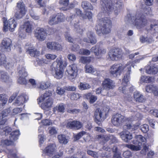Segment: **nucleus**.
<instances>
[{"instance_id":"obj_53","label":"nucleus","mask_w":158,"mask_h":158,"mask_svg":"<svg viewBox=\"0 0 158 158\" xmlns=\"http://www.w3.org/2000/svg\"><path fill=\"white\" fill-rule=\"evenodd\" d=\"M140 128L144 133H146L149 130L148 126L146 124H144L140 126Z\"/></svg>"},{"instance_id":"obj_50","label":"nucleus","mask_w":158,"mask_h":158,"mask_svg":"<svg viewBox=\"0 0 158 158\" xmlns=\"http://www.w3.org/2000/svg\"><path fill=\"white\" fill-rule=\"evenodd\" d=\"M66 89H65V86L63 88H60L58 87L56 90V92L58 94L62 95L64 94Z\"/></svg>"},{"instance_id":"obj_2","label":"nucleus","mask_w":158,"mask_h":158,"mask_svg":"<svg viewBox=\"0 0 158 158\" xmlns=\"http://www.w3.org/2000/svg\"><path fill=\"white\" fill-rule=\"evenodd\" d=\"M102 11L105 14H109L113 11L115 15L118 14V8L123 6L122 1L118 0H101Z\"/></svg>"},{"instance_id":"obj_3","label":"nucleus","mask_w":158,"mask_h":158,"mask_svg":"<svg viewBox=\"0 0 158 158\" xmlns=\"http://www.w3.org/2000/svg\"><path fill=\"white\" fill-rule=\"evenodd\" d=\"M132 64L129 63L123 66L121 64H114L110 67V74L114 77H116L120 75L121 72L123 70H127V73L125 74L123 80V82H127L130 77V73Z\"/></svg>"},{"instance_id":"obj_58","label":"nucleus","mask_w":158,"mask_h":158,"mask_svg":"<svg viewBox=\"0 0 158 158\" xmlns=\"http://www.w3.org/2000/svg\"><path fill=\"white\" fill-rule=\"evenodd\" d=\"M10 108H8L3 111L1 113L4 117L5 118L9 114H10Z\"/></svg>"},{"instance_id":"obj_41","label":"nucleus","mask_w":158,"mask_h":158,"mask_svg":"<svg viewBox=\"0 0 158 158\" xmlns=\"http://www.w3.org/2000/svg\"><path fill=\"white\" fill-rule=\"evenodd\" d=\"M52 94V91L50 90L46 91L44 93L43 96H41L39 98V102H42L46 98L51 96Z\"/></svg>"},{"instance_id":"obj_43","label":"nucleus","mask_w":158,"mask_h":158,"mask_svg":"<svg viewBox=\"0 0 158 158\" xmlns=\"http://www.w3.org/2000/svg\"><path fill=\"white\" fill-rule=\"evenodd\" d=\"M65 107L63 103H60L59 104L57 107H56L54 109V112L57 110L58 112L63 113L64 112Z\"/></svg>"},{"instance_id":"obj_5","label":"nucleus","mask_w":158,"mask_h":158,"mask_svg":"<svg viewBox=\"0 0 158 158\" xmlns=\"http://www.w3.org/2000/svg\"><path fill=\"white\" fill-rule=\"evenodd\" d=\"M67 65L65 62L63 61L61 56L57 58L52 65V67L54 69L55 77L60 79L62 77L64 73L63 69L66 67Z\"/></svg>"},{"instance_id":"obj_55","label":"nucleus","mask_w":158,"mask_h":158,"mask_svg":"<svg viewBox=\"0 0 158 158\" xmlns=\"http://www.w3.org/2000/svg\"><path fill=\"white\" fill-rule=\"evenodd\" d=\"M80 110L77 109H71L70 108L67 109V112L68 113L72 114H77L79 112Z\"/></svg>"},{"instance_id":"obj_47","label":"nucleus","mask_w":158,"mask_h":158,"mask_svg":"<svg viewBox=\"0 0 158 158\" xmlns=\"http://www.w3.org/2000/svg\"><path fill=\"white\" fill-rule=\"evenodd\" d=\"M90 51L86 49L81 48L79 50V53L81 55L88 56L90 55Z\"/></svg>"},{"instance_id":"obj_46","label":"nucleus","mask_w":158,"mask_h":158,"mask_svg":"<svg viewBox=\"0 0 158 158\" xmlns=\"http://www.w3.org/2000/svg\"><path fill=\"white\" fill-rule=\"evenodd\" d=\"M0 101L2 102L0 107L1 108H3V106L6 104L7 101V98L5 97V94H0Z\"/></svg>"},{"instance_id":"obj_54","label":"nucleus","mask_w":158,"mask_h":158,"mask_svg":"<svg viewBox=\"0 0 158 158\" xmlns=\"http://www.w3.org/2000/svg\"><path fill=\"white\" fill-rule=\"evenodd\" d=\"M23 110L21 108H16L14 109L11 114L12 115H14L20 112Z\"/></svg>"},{"instance_id":"obj_62","label":"nucleus","mask_w":158,"mask_h":158,"mask_svg":"<svg viewBox=\"0 0 158 158\" xmlns=\"http://www.w3.org/2000/svg\"><path fill=\"white\" fill-rule=\"evenodd\" d=\"M45 56L47 59L51 60H53L57 57V56L55 55L49 54H46Z\"/></svg>"},{"instance_id":"obj_32","label":"nucleus","mask_w":158,"mask_h":158,"mask_svg":"<svg viewBox=\"0 0 158 158\" xmlns=\"http://www.w3.org/2000/svg\"><path fill=\"white\" fill-rule=\"evenodd\" d=\"M20 135L19 131L16 130L12 132L10 134L9 138L14 142L18 139V137Z\"/></svg>"},{"instance_id":"obj_1","label":"nucleus","mask_w":158,"mask_h":158,"mask_svg":"<svg viewBox=\"0 0 158 158\" xmlns=\"http://www.w3.org/2000/svg\"><path fill=\"white\" fill-rule=\"evenodd\" d=\"M143 11V15L139 11L136 12L135 15H131L130 14L127 15L129 20L131 21L137 29H140L147 25V21L144 17L146 15H151L152 12L151 8L148 6L145 7Z\"/></svg>"},{"instance_id":"obj_52","label":"nucleus","mask_w":158,"mask_h":158,"mask_svg":"<svg viewBox=\"0 0 158 158\" xmlns=\"http://www.w3.org/2000/svg\"><path fill=\"white\" fill-rule=\"evenodd\" d=\"M80 62L83 64H85L90 62V60L88 57L81 56L80 59Z\"/></svg>"},{"instance_id":"obj_38","label":"nucleus","mask_w":158,"mask_h":158,"mask_svg":"<svg viewBox=\"0 0 158 158\" xmlns=\"http://www.w3.org/2000/svg\"><path fill=\"white\" fill-rule=\"evenodd\" d=\"M57 138L59 142L60 143L64 144H66L68 142V140L66 138L65 135H58Z\"/></svg>"},{"instance_id":"obj_35","label":"nucleus","mask_w":158,"mask_h":158,"mask_svg":"<svg viewBox=\"0 0 158 158\" xmlns=\"http://www.w3.org/2000/svg\"><path fill=\"white\" fill-rule=\"evenodd\" d=\"M150 30L152 34L155 33L158 31V20H155L150 25Z\"/></svg>"},{"instance_id":"obj_34","label":"nucleus","mask_w":158,"mask_h":158,"mask_svg":"<svg viewBox=\"0 0 158 158\" xmlns=\"http://www.w3.org/2000/svg\"><path fill=\"white\" fill-rule=\"evenodd\" d=\"M85 96L86 99L89 100V102L90 104L93 103L97 99V96L93 95L91 93L86 94Z\"/></svg>"},{"instance_id":"obj_27","label":"nucleus","mask_w":158,"mask_h":158,"mask_svg":"<svg viewBox=\"0 0 158 158\" xmlns=\"http://www.w3.org/2000/svg\"><path fill=\"white\" fill-rule=\"evenodd\" d=\"M6 56L4 54L0 55V65L2 66L6 69H9L10 68V63H7L6 64Z\"/></svg>"},{"instance_id":"obj_9","label":"nucleus","mask_w":158,"mask_h":158,"mask_svg":"<svg viewBox=\"0 0 158 158\" xmlns=\"http://www.w3.org/2000/svg\"><path fill=\"white\" fill-rule=\"evenodd\" d=\"M3 19V30L6 31L9 29L10 31H13L17 26L16 23L14 19L12 18L10 19L8 22H7L6 18H4Z\"/></svg>"},{"instance_id":"obj_48","label":"nucleus","mask_w":158,"mask_h":158,"mask_svg":"<svg viewBox=\"0 0 158 158\" xmlns=\"http://www.w3.org/2000/svg\"><path fill=\"white\" fill-rule=\"evenodd\" d=\"M110 135H99L97 136V138L98 139H101L103 140H104L105 141L107 142L110 139Z\"/></svg>"},{"instance_id":"obj_20","label":"nucleus","mask_w":158,"mask_h":158,"mask_svg":"<svg viewBox=\"0 0 158 158\" xmlns=\"http://www.w3.org/2000/svg\"><path fill=\"white\" fill-rule=\"evenodd\" d=\"M83 41L85 42L90 43L92 44H95L97 40L94 33L92 31H89L87 33V37L84 38Z\"/></svg>"},{"instance_id":"obj_17","label":"nucleus","mask_w":158,"mask_h":158,"mask_svg":"<svg viewBox=\"0 0 158 158\" xmlns=\"http://www.w3.org/2000/svg\"><path fill=\"white\" fill-rule=\"evenodd\" d=\"M46 33L44 29L42 28H37L35 31V36L40 41L44 40L46 38Z\"/></svg>"},{"instance_id":"obj_57","label":"nucleus","mask_w":158,"mask_h":158,"mask_svg":"<svg viewBox=\"0 0 158 158\" xmlns=\"http://www.w3.org/2000/svg\"><path fill=\"white\" fill-rule=\"evenodd\" d=\"M91 50V52H94L96 55H98L99 54V48L96 47V46L92 47Z\"/></svg>"},{"instance_id":"obj_51","label":"nucleus","mask_w":158,"mask_h":158,"mask_svg":"<svg viewBox=\"0 0 158 158\" xmlns=\"http://www.w3.org/2000/svg\"><path fill=\"white\" fill-rule=\"evenodd\" d=\"M86 133V132L84 131H82L78 133L74 136V140L76 141L79 139Z\"/></svg>"},{"instance_id":"obj_56","label":"nucleus","mask_w":158,"mask_h":158,"mask_svg":"<svg viewBox=\"0 0 158 158\" xmlns=\"http://www.w3.org/2000/svg\"><path fill=\"white\" fill-rule=\"evenodd\" d=\"M80 97V95L78 94L72 93L71 94L70 98L72 100H77Z\"/></svg>"},{"instance_id":"obj_30","label":"nucleus","mask_w":158,"mask_h":158,"mask_svg":"<svg viewBox=\"0 0 158 158\" xmlns=\"http://www.w3.org/2000/svg\"><path fill=\"white\" fill-rule=\"evenodd\" d=\"M139 127V124L137 123L135 124H133L132 123H127L124 126V127L126 128L127 129L129 130L131 132L137 129Z\"/></svg>"},{"instance_id":"obj_4","label":"nucleus","mask_w":158,"mask_h":158,"mask_svg":"<svg viewBox=\"0 0 158 158\" xmlns=\"http://www.w3.org/2000/svg\"><path fill=\"white\" fill-rule=\"evenodd\" d=\"M111 27V21L107 17H104L100 19L95 29L97 34H108L110 32Z\"/></svg>"},{"instance_id":"obj_15","label":"nucleus","mask_w":158,"mask_h":158,"mask_svg":"<svg viewBox=\"0 0 158 158\" xmlns=\"http://www.w3.org/2000/svg\"><path fill=\"white\" fill-rule=\"evenodd\" d=\"M68 73V77L72 80L75 78L77 74V64H74L70 65L67 70Z\"/></svg>"},{"instance_id":"obj_23","label":"nucleus","mask_w":158,"mask_h":158,"mask_svg":"<svg viewBox=\"0 0 158 158\" xmlns=\"http://www.w3.org/2000/svg\"><path fill=\"white\" fill-rule=\"evenodd\" d=\"M95 122L99 125H100L101 122L104 119L102 116V113L99 109H97L94 113Z\"/></svg>"},{"instance_id":"obj_39","label":"nucleus","mask_w":158,"mask_h":158,"mask_svg":"<svg viewBox=\"0 0 158 158\" xmlns=\"http://www.w3.org/2000/svg\"><path fill=\"white\" fill-rule=\"evenodd\" d=\"M27 51L30 55L32 56H37L40 53V52L37 51L36 49L33 47L29 48Z\"/></svg>"},{"instance_id":"obj_14","label":"nucleus","mask_w":158,"mask_h":158,"mask_svg":"<svg viewBox=\"0 0 158 158\" xmlns=\"http://www.w3.org/2000/svg\"><path fill=\"white\" fill-rule=\"evenodd\" d=\"M12 46V41L8 38L3 39L0 45L1 50L2 51L9 52L11 50V47Z\"/></svg>"},{"instance_id":"obj_10","label":"nucleus","mask_w":158,"mask_h":158,"mask_svg":"<svg viewBox=\"0 0 158 158\" xmlns=\"http://www.w3.org/2000/svg\"><path fill=\"white\" fill-rule=\"evenodd\" d=\"M65 19V16L62 13H59L57 15H53L49 18L48 23L51 25H56L59 22L64 21Z\"/></svg>"},{"instance_id":"obj_37","label":"nucleus","mask_w":158,"mask_h":158,"mask_svg":"<svg viewBox=\"0 0 158 158\" xmlns=\"http://www.w3.org/2000/svg\"><path fill=\"white\" fill-rule=\"evenodd\" d=\"M53 103V100L49 98L48 99L46 100L45 102L42 104V107L43 109H45L46 108H48L51 107Z\"/></svg>"},{"instance_id":"obj_49","label":"nucleus","mask_w":158,"mask_h":158,"mask_svg":"<svg viewBox=\"0 0 158 158\" xmlns=\"http://www.w3.org/2000/svg\"><path fill=\"white\" fill-rule=\"evenodd\" d=\"M51 84L49 81L41 83L40 86V88L42 89H45L51 86Z\"/></svg>"},{"instance_id":"obj_22","label":"nucleus","mask_w":158,"mask_h":158,"mask_svg":"<svg viewBox=\"0 0 158 158\" xmlns=\"http://www.w3.org/2000/svg\"><path fill=\"white\" fill-rule=\"evenodd\" d=\"M56 146L54 144H50L43 151L44 152L49 156H52L55 152Z\"/></svg>"},{"instance_id":"obj_31","label":"nucleus","mask_w":158,"mask_h":158,"mask_svg":"<svg viewBox=\"0 0 158 158\" xmlns=\"http://www.w3.org/2000/svg\"><path fill=\"white\" fill-rule=\"evenodd\" d=\"M0 79L3 82H7L10 81V78L7 73L0 70Z\"/></svg>"},{"instance_id":"obj_6","label":"nucleus","mask_w":158,"mask_h":158,"mask_svg":"<svg viewBox=\"0 0 158 158\" xmlns=\"http://www.w3.org/2000/svg\"><path fill=\"white\" fill-rule=\"evenodd\" d=\"M135 139L132 141L133 144L136 145H134L132 144H126V147L134 151H137L140 150L142 145V142H146V139L142 135H137L135 137Z\"/></svg>"},{"instance_id":"obj_19","label":"nucleus","mask_w":158,"mask_h":158,"mask_svg":"<svg viewBox=\"0 0 158 158\" xmlns=\"http://www.w3.org/2000/svg\"><path fill=\"white\" fill-rule=\"evenodd\" d=\"M102 86L104 89L108 90L114 87L115 83L112 80L109 78H106L103 81Z\"/></svg>"},{"instance_id":"obj_21","label":"nucleus","mask_w":158,"mask_h":158,"mask_svg":"<svg viewBox=\"0 0 158 158\" xmlns=\"http://www.w3.org/2000/svg\"><path fill=\"white\" fill-rule=\"evenodd\" d=\"M82 126V124L81 123L77 121L69 122L66 125V127L68 128L76 130L81 128Z\"/></svg>"},{"instance_id":"obj_24","label":"nucleus","mask_w":158,"mask_h":158,"mask_svg":"<svg viewBox=\"0 0 158 158\" xmlns=\"http://www.w3.org/2000/svg\"><path fill=\"white\" fill-rule=\"evenodd\" d=\"M28 99L27 96L25 94H22L17 98L15 102V104L19 106L22 105L28 100Z\"/></svg>"},{"instance_id":"obj_36","label":"nucleus","mask_w":158,"mask_h":158,"mask_svg":"<svg viewBox=\"0 0 158 158\" xmlns=\"http://www.w3.org/2000/svg\"><path fill=\"white\" fill-rule=\"evenodd\" d=\"M24 26L25 30L27 32L30 33L32 32L33 29L32 23L29 21H27L24 23Z\"/></svg>"},{"instance_id":"obj_42","label":"nucleus","mask_w":158,"mask_h":158,"mask_svg":"<svg viewBox=\"0 0 158 158\" xmlns=\"http://www.w3.org/2000/svg\"><path fill=\"white\" fill-rule=\"evenodd\" d=\"M153 80V78L146 76H142L140 79V81L142 82L149 83L152 82Z\"/></svg>"},{"instance_id":"obj_13","label":"nucleus","mask_w":158,"mask_h":158,"mask_svg":"<svg viewBox=\"0 0 158 158\" xmlns=\"http://www.w3.org/2000/svg\"><path fill=\"white\" fill-rule=\"evenodd\" d=\"M59 2L61 6L60 8V10L61 11H67L75 7L74 2L69 3V0H60Z\"/></svg>"},{"instance_id":"obj_33","label":"nucleus","mask_w":158,"mask_h":158,"mask_svg":"<svg viewBox=\"0 0 158 158\" xmlns=\"http://www.w3.org/2000/svg\"><path fill=\"white\" fill-rule=\"evenodd\" d=\"M81 6L85 10H93L94 8L93 6L90 2L85 1L81 2Z\"/></svg>"},{"instance_id":"obj_40","label":"nucleus","mask_w":158,"mask_h":158,"mask_svg":"<svg viewBox=\"0 0 158 158\" xmlns=\"http://www.w3.org/2000/svg\"><path fill=\"white\" fill-rule=\"evenodd\" d=\"M78 87L80 89L85 90L89 89L91 86L89 84L85 82H80Z\"/></svg>"},{"instance_id":"obj_11","label":"nucleus","mask_w":158,"mask_h":158,"mask_svg":"<svg viewBox=\"0 0 158 158\" xmlns=\"http://www.w3.org/2000/svg\"><path fill=\"white\" fill-rule=\"evenodd\" d=\"M77 16L75 14H71L66 19L68 22H70L72 24H74L75 31L77 33H81L83 31L81 26L78 25V20L77 18Z\"/></svg>"},{"instance_id":"obj_25","label":"nucleus","mask_w":158,"mask_h":158,"mask_svg":"<svg viewBox=\"0 0 158 158\" xmlns=\"http://www.w3.org/2000/svg\"><path fill=\"white\" fill-rule=\"evenodd\" d=\"M145 90L148 93H152L155 95L158 96V87L153 85H149L146 86Z\"/></svg>"},{"instance_id":"obj_45","label":"nucleus","mask_w":158,"mask_h":158,"mask_svg":"<svg viewBox=\"0 0 158 158\" xmlns=\"http://www.w3.org/2000/svg\"><path fill=\"white\" fill-rule=\"evenodd\" d=\"M2 145L3 146H8L12 145L14 143V141L11 139H6L2 140L1 141Z\"/></svg>"},{"instance_id":"obj_28","label":"nucleus","mask_w":158,"mask_h":158,"mask_svg":"<svg viewBox=\"0 0 158 158\" xmlns=\"http://www.w3.org/2000/svg\"><path fill=\"white\" fill-rule=\"evenodd\" d=\"M146 72L149 74H155L158 72V69L157 67L153 65L147 66L145 67Z\"/></svg>"},{"instance_id":"obj_16","label":"nucleus","mask_w":158,"mask_h":158,"mask_svg":"<svg viewBox=\"0 0 158 158\" xmlns=\"http://www.w3.org/2000/svg\"><path fill=\"white\" fill-rule=\"evenodd\" d=\"M122 54V50L118 48L111 49L109 53V56L112 60H116Z\"/></svg>"},{"instance_id":"obj_12","label":"nucleus","mask_w":158,"mask_h":158,"mask_svg":"<svg viewBox=\"0 0 158 158\" xmlns=\"http://www.w3.org/2000/svg\"><path fill=\"white\" fill-rule=\"evenodd\" d=\"M19 78L18 80L19 83L23 85H25L27 81L25 77L27 76V73L24 67L19 66L18 68Z\"/></svg>"},{"instance_id":"obj_29","label":"nucleus","mask_w":158,"mask_h":158,"mask_svg":"<svg viewBox=\"0 0 158 158\" xmlns=\"http://www.w3.org/2000/svg\"><path fill=\"white\" fill-rule=\"evenodd\" d=\"M134 98L136 102H142L145 101L143 96L138 91L135 92L134 93Z\"/></svg>"},{"instance_id":"obj_44","label":"nucleus","mask_w":158,"mask_h":158,"mask_svg":"<svg viewBox=\"0 0 158 158\" xmlns=\"http://www.w3.org/2000/svg\"><path fill=\"white\" fill-rule=\"evenodd\" d=\"M85 69L86 73H91L94 74H95L94 73L96 71V70L91 65H86L85 67Z\"/></svg>"},{"instance_id":"obj_18","label":"nucleus","mask_w":158,"mask_h":158,"mask_svg":"<svg viewBox=\"0 0 158 158\" xmlns=\"http://www.w3.org/2000/svg\"><path fill=\"white\" fill-rule=\"evenodd\" d=\"M47 48L49 50L58 51L62 49V47L60 44L56 42H49L46 44Z\"/></svg>"},{"instance_id":"obj_61","label":"nucleus","mask_w":158,"mask_h":158,"mask_svg":"<svg viewBox=\"0 0 158 158\" xmlns=\"http://www.w3.org/2000/svg\"><path fill=\"white\" fill-rule=\"evenodd\" d=\"M92 14L90 11L87 12L86 13L85 16H83L84 19H91L92 18Z\"/></svg>"},{"instance_id":"obj_60","label":"nucleus","mask_w":158,"mask_h":158,"mask_svg":"<svg viewBox=\"0 0 158 158\" xmlns=\"http://www.w3.org/2000/svg\"><path fill=\"white\" fill-rule=\"evenodd\" d=\"M123 155L124 158H127L131 157L132 155L131 152L129 150H127L124 152L123 153Z\"/></svg>"},{"instance_id":"obj_59","label":"nucleus","mask_w":158,"mask_h":158,"mask_svg":"<svg viewBox=\"0 0 158 158\" xmlns=\"http://www.w3.org/2000/svg\"><path fill=\"white\" fill-rule=\"evenodd\" d=\"M87 153L89 155L93 156L95 158H98V157L97 153L94 151L90 150H88L87 151Z\"/></svg>"},{"instance_id":"obj_8","label":"nucleus","mask_w":158,"mask_h":158,"mask_svg":"<svg viewBox=\"0 0 158 158\" xmlns=\"http://www.w3.org/2000/svg\"><path fill=\"white\" fill-rule=\"evenodd\" d=\"M16 11L15 13V17L16 19H19L24 16L27 11L25 4L22 1L17 2L16 6Z\"/></svg>"},{"instance_id":"obj_63","label":"nucleus","mask_w":158,"mask_h":158,"mask_svg":"<svg viewBox=\"0 0 158 158\" xmlns=\"http://www.w3.org/2000/svg\"><path fill=\"white\" fill-rule=\"evenodd\" d=\"M67 58L70 61H74L76 59L75 55L73 54H70L67 56Z\"/></svg>"},{"instance_id":"obj_64","label":"nucleus","mask_w":158,"mask_h":158,"mask_svg":"<svg viewBox=\"0 0 158 158\" xmlns=\"http://www.w3.org/2000/svg\"><path fill=\"white\" fill-rule=\"evenodd\" d=\"M65 89L66 90L69 91H74L76 90L75 87L73 86H65Z\"/></svg>"},{"instance_id":"obj_7","label":"nucleus","mask_w":158,"mask_h":158,"mask_svg":"<svg viewBox=\"0 0 158 158\" xmlns=\"http://www.w3.org/2000/svg\"><path fill=\"white\" fill-rule=\"evenodd\" d=\"M127 121L131 122L132 120L130 118H127L124 116L118 113L114 114L111 119L112 124L117 127L122 125L124 122Z\"/></svg>"},{"instance_id":"obj_26","label":"nucleus","mask_w":158,"mask_h":158,"mask_svg":"<svg viewBox=\"0 0 158 158\" xmlns=\"http://www.w3.org/2000/svg\"><path fill=\"white\" fill-rule=\"evenodd\" d=\"M119 135L122 139L125 142H127L132 138L131 133L127 131H122L119 133Z\"/></svg>"}]
</instances>
